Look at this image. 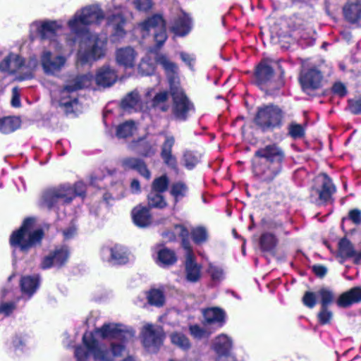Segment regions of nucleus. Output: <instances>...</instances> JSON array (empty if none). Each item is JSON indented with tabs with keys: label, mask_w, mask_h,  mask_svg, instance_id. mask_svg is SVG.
Segmentation results:
<instances>
[{
	"label": "nucleus",
	"mask_w": 361,
	"mask_h": 361,
	"mask_svg": "<svg viewBox=\"0 0 361 361\" xmlns=\"http://www.w3.org/2000/svg\"><path fill=\"white\" fill-rule=\"evenodd\" d=\"M135 331L122 324L108 323L95 329L85 332L82 337L85 348L75 350L77 361H87L91 355L94 361H114L122 355L126 343L133 340Z\"/></svg>",
	"instance_id": "obj_1"
},
{
	"label": "nucleus",
	"mask_w": 361,
	"mask_h": 361,
	"mask_svg": "<svg viewBox=\"0 0 361 361\" xmlns=\"http://www.w3.org/2000/svg\"><path fill=\"white\" fill-rule=\"evenodd\" d=\"M103 19L101 9L92 6L76 12L68 23L71 32L81 37L78 59L82 63L96 61L105 54L106 37L90 34L87 29L88 25L99 23Z\"/></svg>",
	"instance_id": "obj_2"
},
{
	"label": "nucleus",
	"mask_w": 361,
	"mask_h": 361,
	"mask_svg": "<svg viewBox=\"0 0 361 361\" xmlns=\"http://www.w3.org/2000/svg\"><path fill=\"white\" fill-rule=\"evenodd\" d=\"M255 157L259 159L253 166L255 175L264 181H271L281 171L285 154L276 144H269L257 150Z\"/></svg>",
	"instance_id": "obj_3"
},
{
	"label": "nucleus",
	"mask_w": 361,
	"mask_h": 361,
	"mask_svg": "<svg viewBox=\"0 0 361 361\" xmlns=\"http://www.w3.org/2000/svg\"><path fill=\"white\" fill-rule=\"evenodd\" d=\"M85 192V185L78 182L73 186L69 184L60 185L46 190L42 195V204L49 209L60 204L70 203L76 196H82Z\"/></svg>",
	"instance_id": "obj_4"
},
{
	"label": "nucleus",
	"mask_w": 361,
	"mask_h": 361,
	"mask_svg": "<svg viewBox=\"0 0 361 361\" xmlns=\"http://www.w3.org/2000/svg\"><path fill=\"white\" fill-rule=\"evenodd\" d=\"M34 226V219H26L21 227L11 234L10 237L11 247L27 252L39 244L44 236V232L41 228L35 229Z\"/></svg>",
	"instance_id": "obj_5"
},
{
	"label": "nucleus",
	"mask_w": 361,
	"mask_h": 361,
	"mask_svg": "<svg viewBox=\"0 0 361 361\" xmlns=\"http://www.w3.org/2000/svg\"><path fill=\"white\" fill-rule=\"evenodd\" d=\"M38 66V60L31 57L27 63L18 54H11L0 63V70L11 74L18 73L16 79L25 80L33 77V73Z\"/></svg>",
	"instance_id": "obj_6"
},
{
	"label": "nucleus",
	"mask_w": 361,
	"mask_h": 361,
	"mask_svg": "<svg viewBox=\"0 0 361 361\" xmlns=\"http://www.w3.org/2000/svg\"><path fill=\"white\" fill-rule=\"evenodd\" d=\"M93 76L91 74L78 75L70 80L68 84L59 91L58 102L69 111L78 104L77 90L88 87L91 85Z\"/></svg>",
	"instance_id": "obj_7"
},
{
	"label": "nucleus",
	"mask_w": 361,
	"mask_h": 361,
	"mask_svg": "<svg viewBox=\"0 0 361 361\" xmlns=\"http://www.w3.org/2000/svg\"><path fill=\"white\" fill-rule=\"evenodd\" d=\"M135 30L139 32L143 38L152 34L159 47L163 45L167 39L165 21L159 14L154 15L140 23Z\"/></svg>",
	"instance_id": "obj_8"
},
{
	"label": "nucleus",
	"mask_w": 361,
	"mask_h": 361,
	"mask_svg": "<svg viewBox=\"0 0 361 361\" xmlns=\"http://www.w3.org/2000/svg\"><path fill=\"white\" fill-rule=\"evenodd\" d=\"M281 119V110L276 106L269 105L258 110L255 122L263 129H267L279 126Z\"/></svg>",
	"instance_id": "obj_9"
},
{
	"label": "nucleus",
	"mask_w": 361,
	"mask_h": 361,
	"mask_svg": "<svg viewBox=\"0 0 361 361\" xmlns=\"http://www.w3.org/2000/svg\"><path fill=\"white\" fill-rule=\"evenodd\" d=\"M171 94L173 102L172 111L174 116L180 121L185 120L189 111L193 109L192 104L179 87H171Z\"/></svg>",
	"instance_id": "obj_10"
},
{
	"label": "nucleus",
	"mask_w": 361,
	"mask_h": 361,
	"mask_svg": "<svg viewBox=\"0 0 361 361\" xmlns=\"http://www.w3.org/2000/svg\"><path fill=\"white\" fill-rule=\"evenodd\" d=\"M141 335L143 345L149 352H157L163 344L164 334L160 326L147 324L142 327Z\"/></svg>",
	"instance_id": "obj_11"
},
{
	"label": "nucleus",
	"mask_w": 361,
	"mask_h": 361,
	"mask_svg": "<svg viewBox=\"0 0 361 361\" xmlns=\"http://www.w3.org/2000/svg\"><path fill=\"white\" fill-rule=\"evenodd\" d=\"M316 185L313 189L318 195L316 202L318 204L326 203L331 200L332 195L336 191V188L330 178L325 173H321L316 177Z\"/></svg>",
	"instance_id": "obj_12"
},
{
	"label": "nucleus",
	"mask_w": 361,
	"mask_h": 361,
	"mask_svg": "<svg viewBox=\"0 0 361 361\" xmlns=\"http://www.w3.org/2000/svg\"><path fill=\"white\" fill-rule=\"evenodd\" d=\"M183 248L185 250V278L188 281L195 283L198 281L201 277L202 267L196 262L195 256L190 246V243L184 240Z\"/></svg>",
	"instance_id": "obj_13"
},
{
	"label": "nucleus",
	"mask_w": 361,
	"mask_h": 361,
	"mask_svg": "<svg viewBox=\"0 0 361 361\" xmlns=\"http://www.w3.org/2000/svg\"><path fill=\"white\" fill-rule=\"evenodd\" d=\"M66 58L61 55L53 56L50 51L44 50L40 56V63L47 74H54L64 67Z\"/></svg>",
	"instance_id": "obj_14"
},
{
	"label": "nucleus",
	"mask_w": 361,
	"mask_h": 361,
	"mask_svg": "<svg viewBox=\"0 0 361 361\" xmlns=\"http://www.w3.org/2000/svg\"><path fill=\"white\" fill-rule=\"evenodd\" d=\"M102 257L112 264H125L129 261V255L126 248L121 245H115L112 247H103Z\"/></svg>",
	"instance_id": "obj_15"
},
{
	"label": "nucleus",
	"mask_w": 361,
	"mask_h": 361,
	"mask_svg": "<svg viewBox=\"0 0 361 361\" xmlns=\"http://www.w3.org/2000/svg\"><path fill=\"white\" fill-rule=\"evenodd\" d=\"M69 252L66 247L56 248L49 255L45 257L41 263V267L44 269L51 267H61L68 260Z\"/></svg>",
	"instance_id": "obj_16"
},
{
	"label": "nucleus",
	"mask_w": 361,
	"mask_h": 361,
	"mask_svg": "<svg viewBox=\"0 0 361 361\" xmlns=\"http://www.w3.org/2000/svg\"><path fill=\"white\" fill-rule=\"evenodd\" d=\"M214 350L219 355L216 361H235L233 357L229 355L232 348V341L226 335L217 336L214 342Z\"/></svg>",
	"instance_id": "obj_17"
},
{
	"label": "nucleus",
	"mask_w": 361,
	"mask_h": 361,
	"mask_svg": "<svg viewBox=\"0 0 361 361\" xmlns=\"http://www.w3.org/2000/svg\"><path fill=\"white\" fill-rule=\"evenodd\" d=\"M137 52L131 47L118 49L116 51V63L126 69L135 67Z\"/></svg>",
	"instance_id": "obj_18"
},
{
	"label": "nucleus",
	"mask_w": 361,
	"mask_h": 361,
	"mask_svg": "<svg viewBox=\"0 0 361 361\" xmlns=\"http://www.w3.org/2000/svg\"><path fill=\"white\" fill-rule=\"evenodd\" d=\"M322 79L321 73L317 69L312 68L301 74L300 81L303 90L309 93L311 90L319 88Z\"/></svg>",
	"instance_id": "obj_19"
},
{
	"label": "nucleus",
	"mask_w": 361,
	"mask_h": 361,
	"mask_svg": "<svg viewBox=\"0 0 361 361\" xmlns=\"http://www.w3.org/2000/svg\"><path fill=\"white\" fill-rule=\"evenodd\" d=\"M125 23L126 20L122 16L120 8H116L113 13L108 15L107 24L113 28V36L115 37V40L120 39L126 35L123 27Z\"/></svg>",
	"instance_id": "obj_20"
},
{
	"label": "nucleus",
	"mask_w": 361,
	"mask_h": 361,
	"mask_svg": "<svg viewBox=\"0 0 361 361\" xmlns=\"http://www.w3.org/2000/svg\"><path fill=\"white\" fill-rule=\"evenodd\" d=\"M175 143V138L173 135H166L165 140L161 146V157L164 162L173 169H177V161L172 154V147Z\"/></svg>",
	"instance_id": "obj_21"
},
{
	"label": "nucleus",
	"mask_w": 361,
	"mask_h": 361,
	"mask_svg": "<svg viewBox=\"0 0 361 361\" xmlns=\"http://www.w3.org/2000/svg\"><path fill=\"white\" fill-rule=\"evenodd\" d=\"M121 163L123 169L136 170L146 179L151 178V172L143 160L135 157H126L121 159Z\"/></svg>",
	"instance_id": "obj_22"
},
{
	"label": "nucleus",
	"mask_w": 361,
	"mask_h": 361,
	"mask_svg": "<svg viewBox=\"0 0 361 361\" xmlns=\"http://www.w3.org/2000/svg\"><path fill=\"white\" fill-rule=\"evenodd\" d=\"M361 302V287H354L342 293L336 303L341 307H348Z\"/></svg>",
	"instance_id": "obj_23"
},
{
	"label": "nucleus",
	"mask_w": 361,
	"mask_h": 361,
	"mask_svg": "<svg viewBox=\"0 0 361 361\" xmlns=\"http://www.w3.org/2000/svg\"><path fill=\"white\" fill-rule=\"evenodd\" d=\"M37 30L42 39H49L51 41L61 30V23L57 21H47L37 23Z\"/></svg>",
	"instance_id": "obj_24"
},
{
	"label": "nucleus",
	"mask_w": 361,
	"mask_h": 361,
	"mask_svg": "<svg viewBox=\"0 0 361 361\" xmlns=\"http://www.w3.org/2000/svg\"><path fill=\"white\" fill-rule=\"evenodd\" d=\"M116 79L117 75L116 72L108 66L101 68L95 77L97 84L104 87L112 85Z\"/></svg>",
	"instance_id": "obj_25"
},
{
	"label": "nucleus",
	"mask_w": 361,
	"mask_h": 361,
	"mask_svg": "<svg viewBox=\"0 0 361 361\" xmlns=\"http://www.w3.org/2000/svg\"><path fill=\"white\" fill-rule=\"evenodd\" d=\"M133 222L139 227L148 226L152 221L149 209L143 206H137L132 211Z\"/></svg>",
	"instance_id": "obj_26"
},
{
	"label": "nucleus",
	"mask_w": 361,
	"mask_h": 361,
	"mask_svg": "<svg viewBox=\"0 0 361 361\" xmlns=\"http://www.w3.org/2000/svg\"><path fill=\"white\" fill-rule=\"evenodd\" d=\"M191 19L185 13H183L176 20L173 27V32L178 36L187 35L191 29Z\"/></svg>",
	"instance_id": "obj_27"
},
{
	"label": "nucleus",
	"mask_w": 361,
	"mask_h": 361,
	"mask_svg": "<svg viewBox=\"0 0 361 361\" xmlns=\"http://www.w3.org/2000/svg\"><path fill=\"white\" fill-rule=\"evenodd\" d=\"M343 13L350 23L359 22L361 20V4L358 2L346 4L343 8Z\"/></svg>",
	"instance_id": "obj_28"
},
{
	"label": "nucleus",
	"mask_w": 361,
	"mask_h": 361,
	"mask_svg": "<svg viewBox=\"0 0 361 361\" xmlns=\"http://www.w3.org/2000/svg\"><path fill=\"white\" fill-rule=\"evenodd\" d=\"M39 276H24L20 281L22 292L30 298L39 286Z\"/></svg>",
	"instance_id": "obj_29"
},
{
	"label": "nucleus",
	"mask_w": 361,
	"mask_h": 361,
	"mask_svg": "<svg viewBox=\"0 0 361 361\" xmlns=\"http://www.w3.org/2000/svg\"><path fill=\"white\" fill-rule=\"evenodd\" d=\"M121 106L123 109L126 110L134 109L135 111H138L143 109L139 94L135 91L129 93L121 101Z\"/></svg>",
	"instance_id": "obj_30"
},
{
	"label": "nucleus",
	"mask_w": 361,
	"mask_h": 361,
	"mask_svg": "<svg viewBox=\"0 0 361 361\" xmlns=\"http://www.w3.org/2000/svg\"><path fill=\"white\" fill-rule=\"evenodd\" d=\"M20 123V119L16 116L0 118V132L4 134L11 133L19 128Z\"/></svg>",
	"instance_id": "obj_31"
},
{
	"label": "nucleus",
	"mask_w": 361,
	"mask_h": 361,
	"mask_svg": "<svg viewBox=\"0 0 361 361\" xmlns=\"http://www.w3.org/2000/svg\"><path fill=\"white\" fill-rule=\"evenodd\" d=\"M130 147L132 149L136 150L138 154L146 157H150L153 156L157 151L155 144H149L147 142H145L143 140H140L135 143H133Z\"/></svg>",
	"instance_id": "obj_32"
},
{
	"label": "nucleus",
	"mask_w": 361,
	"mask_h": 361,
	"mask_svg": "<svg viewBox=\"0 0 361 361\" xmlns=\"http://www.w3.org/2000/svg\"><path fill=\"white\" fill-rule=\"evenodd\" d=\"M203 315L206 323H220V326L222 325L225 316L224 311L218 307H211L204 310Z\"/></svg>",
	"instance_id": "obj_33"
},
{
	"label": "nucleus",
	"mask_w": 361,
	"mask_h": 361,
	"mask_svg": "<svg viewBox=\"0 0 361 361\" xmlns=\"http://www.w3.org/2000/svg\"><path fill=\"white\" fill-rule=\"evenodd\" d=\"M273 69L265 61H262L256 70V77L260 84L268 82L273 76Z\"/></svg>",
	"instance_id": "obj_34"
},
{
	"label": "nucleus",
	"mask_w": 361,
	"mask_h": 361,
	"mask_svg": "<svg viewBox=\"0 0 361 361\" xmlns=\"http://www.w3.org/2000/svg\"><path fill=\"white\" fill-rule=\"evenodd\" d=\"M152 106L157 110L168 111L170 107L168 93L164 91L156 94L152 99Z\"/></svg>",
	"instance_id": "obj_35"
},
{
	"label": "nucleus",
	"mask_w": 361,
	"mask_h": 361,
	"mask_svg": "<svg viewBox=\"0 0 361 361\" xmlns=\"http://www.w3.org/2000/svg\"><path fill=\"white\" fill-rule=\"evenodd\" d=\"M152 54L150 51L144 58L142 59L138 66V71L142 75H150L155 72V65L151 61L150 55Z\"/></svg>",
	"instance_id": "obj_36"
},
{
	"label": "nucleus",
	"mask_w": 361,
	"mask_h": 361,
	"mask_svg": "<svg viewBox=\"0 0 361 361\" xmlns=\"http://www.w3.org/2000/svg\"><path fill=\"white\" fill-rule=\"evenodd\" d=\"M176 262L175 253L166 248L161 249L158 252L157 263L162 266H169Z\"/></svg>",
	"instance_id": "obj_37"
},
{
	"label": "nucleus",
	"mask_w": 361,
	"mask_h": 361,
	"mask_svg": "<svg viewBox=\"0 0 361 361\" xmlns=\"http://www.w3.org/2000/svg\"><path fill=\"white\" fill-rule=\"evenodd\" d=\"M155 61L157 63L160 64L163 67L167 75L174 74L176 72L177 66L165 55L157 54Z\"/></svg>",
	"instance_id": "obj_38"
},
{
	"label": "nucleus",
	"mask_w": 361,
	"mask_h": 361,
	"mask_svg": "<svg viewBox=\"0 0 361 361\" xmlns=\"http://www.w3.org/2000/svg\"><path fill=\"white\" fill-rule=\"evenodd\" d=\"M317 296L320 298L321 308L328 307L335 298L333 291L328 288H322L317 291Z\"/></svg>",
	"instance_id": "obj_39"
},
{
	"label": "nucleus",
	"mask_w": 361,
	"mask_h": 361,
	"mask_svg": "<svg viewBox=\"0 0 361 361\" xmlns=\"http://www.w3.org/2000/svg\"><path fill=\"white\" fill-rule=\"evenodd\" d=\"M259 243L264 251H271L277 244V239L273 234L266 233L261 236Z\"/></svg>",
	"instance_id": "obj_40"
},
{
	"label": "nucleus",
	"mask_w": 361,
	"mask_h": 361,
	"mask_svg": "<svg viewBox=\"0 0 361 361\" xmlns=\"http://www.w3.org/2000/svg\"><path fill=\"white\" fill-rule=\"evenodd\" d=\"M147 199L148 204L151 207L162 209L166 206V202L161 192L151 190Z\"/></svg>",
	"instance_id": "obj_41"
},
{
	"label": "nucleus",
	"mask_w": 361,
	"mask_h": 361,
	"mask_svg": "<svg viewBox=\"0 0 361 361\" xmlns=\"http://www.w3.org/2000/svg\"><path fill=\"white\" fill-rule=\"evenodd\" d=\"M171 343L177 347L188 350L190 348V343L188 338L181 333H173L170 336Z\"/></svg>",
	"instance_id": "obj_42"
},
{
	"label": "nucleus",
	"mask_w": 361,
	"mask_h": 361,
	"mask_svg": "<svg viewBox=\"0 0 361 361\" xmlns=\"http://www.w3.org/2000/svg\"><path fill=\"white\" fill-rule=\"evenodd\" d=\"M190 233L192 240L197 245L205 243L208 239L207 231L203 226L192 228Z\"/></svg>",
	"instance_id": "obj_43"
},
{
	"label": "nucleus",
	"mask_w": 361,
	"mask_h": 361,
	"mask_svg": "<svg viewBox=\"0 0 361 361\" xmlns=\"http://www.w3.org/2000/svg\"><path fill=\"white\" fill-rule=\"evenodd\" d=\"M339 254L344 258H350L356 255L353 245L345 238L339 242Z\"/></svg>",
	"instance_id": "obj_44"
},
{
	"label": "nucleus",
	"mask_w": 361,
	"mask_h": 361,
	"mask_svg": "<svg viewBox=\"0 0 361 361\" xmlns=\"http://www.w3.org/2000/svg\"><path fill=\"white\" fill-rule=\"evenodd\" d=\"M135 130L133 121H127L117 127L116 135L119 138H125L131 135Z\"/></svg>",
	"instance_id": "obj_45"
},
{
	"label": "nucleus",
	"mask_w": 361,
	"mask_h": 361,
	"mask_svg": "<svg viewBox=\"0 0 361 361\" xmlns=\"http://www.w3.org/2000/svg\"><path fill=\"white\" fill-rule=\"evenodd\" d=\"M207 273L214 283H218L224 279V271L220 266L209 264Z\"/></svg>",
	"instance_id": "obj_46"
},
{
	"label": "nucleus",
	"mask_w": 361,
	"mask_h": 361,
	"mask_svg": "<svg viewBox=\"0 0 361 361\" xmlns=\"http://www.w3.org/2000/svg\"><path fill=\"white\" fill-rule=\"evenodd\" d=\"M169 185V179L166 176L164 175L155 178L152 183V191L158 192H164L166 190Z\"/></svg>",
	"instance_id": "obj_47"
},
{
	"label": "nucleus",
	"mask_w": 361,
	"mask_h": 361,
	"mask_svg": "<svg viewBox=\"0 0 361 361\" xmlns=\"http://www.w3.org/2000/svg\"><path fill=\"white\" fill-rule=\"evenodd\" d=\"M199 161L200 156L192 152L187 151L183 154V164L188 169H192Z\"/></svg>",
	"instance_id": "obj_48"
},
{
	"label": "nucleus",
	"mask_w": 361,
	"mask_h": 361,
	"mask_svg": "<svg viewBox=\"0 0 361 361\" xmlns=\"http://www.w3.org/2000/svg\"><path fill=\"white\" fill-rule=\"evenodd\" d=\"M148 301L151 305L161 306L164 302L163 293L159 290H152L147 296Z\"/></svg>",
	"instance_id": "obj_49"
},
{
	"label": "nucleus",
	"mask_w": 361,
	"mask_h": 361,
	"mask_svg": "<svg viewBox=\"0 0 361 361\" xmlns=\"http://www.w3.org/2000/svg\"><path fill=\"white\" fill-rule=\"evenodd\" d=\"M188 191V188L183 183L178 182L173 185L171 188V195L178 200L184 197Z\"/></svg>",
	"instance_id": "obj_50"
},
{
	"label": "nucleus",
	"mask_w": 361,
	"mask_h": 361,
	"mask_svg": "<svg viewBox=\"0 0 361 361\" xmlns=\"http://www.w3.org/2000/svg\"><path fill=\"white\" fill-rule=\"evenodd\" d=\"M317 293L307 291L302 297V302L304 305L312 309L317 303Z\"/></svg>",
	"instance_id": "obj_51"
},
{
	"label": "nucleus",
	"mask_w": 361,
	"mask_h": 361,
	"mask_svg": "<svg viewBox=\"0 0 361 361\" xmlns=\"http://www.w3.org/2000/svg\"><path fill=\"white\" fill-rule=\"evenodd\" d=\"M333 317L332 312L328 307H322L318 313V319L321 324H326L330 322Z\"/></svg>",
	"instance_id": "obj_52"
},
{
	"label": "nucleus",
	"mask_w": 361,
	"mask_h": 361,
	"mask_svg": "<svg viewBox=\"0 0 361 361\" xmlns=\"http://www.w3.org/2000/svg\"><path fill=\"white\" fill-rule=\"evenodd\" d=\"M135 7L142 11H147L152 7V0H130Z\"/></svg>",
	"instance_id": "obj_53"
},
{
	"label": "nucleus",
	"mask_w": 361,
	"mask_h": 361,
	"mask_svg": "<svg viewBox=\"0 0 361 361\" xmlns=\"http://www.w3.org/2000/svg\"><path fill=\"white\" fill-rule=\"evenodd\" d=\"M190 331L191 335L196 338H202L209 335L204 329H202L198 325L190 326Z\"/></svg>",
	"instance_id": "obj_54"
},
{
	"label": "nucleus",
	"mask_w": 361,
	"mask_h": 361,
	"mask_svg": "<svg viewBox=\"0 0 361 361\" xmlns=\"http://www.w3.org/2000/svg\"><path fill=\"white\" fill-rule=\"evenodd\" d=\"M289 133L293 137L299 138L304 135V129L301 125L292 124L289 127Z\"/></svg>",
	"instance_id": "obj_55"
},
{
	"label": "nucleus",
	"mask_w": 361,
	"mask_h": 361,
	"mask_svg": "<svg viewBox=\"0 0 361 361\" xmlns=\"http://www.w3.org/2000/svg\"><path fill=\"white\" fill-rule=\"evenodd\" d=\"M175 233H176V234L180 235L182 238V246L183 247V241L184 240H186L190 243V242L188 240L189 231L184 226H183V225L176 226H175Z\"/></svg>",
	"instance_id": "obj_56"
},
{
	"label": "nucleus",
	"mask_w": 361,
	"mask_h": 361,
	"mask_svg": "<svg viewBox=\"0 0 361 361\" xmlns=\"http://www.w3.org/2000/svg\"><path fill=\"white\" fill-rule=\"evenodd\" d=\"M15 308L16 305L13 302H3L0 304V314L8 316L13 311Z\"/></svg>",
	"instance_id": "obj_57"
},
{
	"label": "nucleus",
	"mask_w": 361,
	"mask_h": 361,
	"mask_svg": "<svg viewBox=\"0 0 361 361\" xmlns=\"http://www.w3.org/2000/svg\"><path fill=\"white\" fill-rule=\"evenodd\" d=\"M349 108L352 113L358 114L361 113V99L349 101Z\"/></svg>",
	"instance_id": "obj_58"
},
{
	"label": "nucleus",
	"mask_w": 361,
	"mask_h": 361,
	"mask_svg": "<svg viewBox=\"0 0 361 361\" xmlns=\"http://www.w3.org/2000/svg\"><path fill=\"white\" fill-rule=\"evenodd\" d=\"M349 219L354 224H361V211L357 209H352L349 212Z\"/></svg>",
	"instance_id": "obj_59"
},
{
	"label": "nucleus",
	"mask_w": 361,
	"mask_h": 361,
	"mask_svg": "<svg viewBox=\"0 0 361 361\" xmlns=\"http://www.w3.org/2000/svg\"><path fill=\"white\" fill-rule=\"evenodd\" d=\"M11 104L14 107H19L20 106V91L16 87H13L12 90Z\"/></svg>",
	"instance_id": "obj_60"
},
{
	"label": "nucleus",
	"mask_w": 361,
	"mask_h": 361,
	"mask_svg": "<svg viewBox=\"0 0 361 361\" xmlns=\"http://www.w3.org/2000/svg\"><path fill=\"white\" fill-rule=\"evenodd\" d=\"M333 92L343 97L346 94L345 87L341 82H336L333 86Z\"/></svg>",
	"instance_id": "obj_61"
},
{
	"label": "nucleus",
	"mask_w": 361,
	"mask_h": 361,
	"mask_svg": "<svg viewBox=\"0 0 361 361\" xmlns=\"http://www.w3.org/2000/svg\"><path fill=\"white\" fill-rule=\"evenodd\" d=\"M312 271L319 277H323L327 272L326 268L322 265H314Z\"/></svg>",
	"instance_id": "obj_62"
},
{
	"label": "nucleus",
	"mask_w": 361,
	"mask_h": 361,
	"mask_svg": "<svg viewBox=\"0 0 361 361\" xmlns=\"http://www.w3.org/2000/svg\"><path fill=\"white\" fill-rule=\"evenodd\" d=\"M180 58L189 66H192V62L194 61V58L192 57V56L185 52H181Z\"/></svg>",
	"instance_id": "obj_63"
},
{
	"label": "nucleus",
	"mask_w": 361,
	"mask_h": 361,
	"mask_svg": "<svg viewBox=\"0 0 361 361\" xmlns=\"http://www.w3.org/2000/svg\"><path fill=\"white\" fill-rule=\"evenodd\" d=\"M76 233V228L74 226L63 231V236L66 239L71 238Z\"/></svg>",
	"instance_id": "obj_64"
}]
</instances>
